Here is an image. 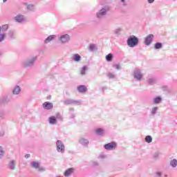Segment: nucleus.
<instances>
[{
  "mask_svg": "<svg viewBox=\"0 0 177 177\" xmlns=\"http://www.w3.org/2000/svg\"><path fill=\"white\" fill-rule=\"evenodd\" d=\"M37 60H38L37 56L28 57L22 62L21 66L24 68H31L35 66Z\"/></svg>",
  "mask_w": 177,
  "mask_h": 177,
  "instance_id": "obj_1",
  "label": "nucleus"
},
{
  "mask_svg": "<svg viewBox=\"0 0 177 177\" xmlns=\"http://www.w3.org/2000/svg\"><path fill=\"white\" fill-rule=\"evenodd\" d=\"M109 12H110V6H104L96 12L95 17L98 20H102V19L107 16V13H109Z\"/></svg>",
  "mask_w": 177,
  "mask_h": 177,
  "instance_id": "obj_2",
  "label": "nucleus"
},
{
  "mask_svg": "<svg viewBox=\"0 0 177 177\" xmlns=\"http://www.w3.org/2000/svg\"><path fill=\"white\" fill-rule=\"evenodd\" d=\"M127 42L129 48H135L139 44V39L136 36L132 35L127 39Z\"/></svg>",
  "mask_w": 177,
  "mask_h": 177,
  "instance_id": "obj_3",
  "label": "nucleus"
},
{
  "mask_svg": "<svg viewBox=\"0 0 177 177\" xmlns=\"http://www.w3.org/2000/svg\"><path fill=\"white\" fill-rule=\"evenodd\" d=\"M57 151L58 153H61L62 154L64 153L66 151V147L64 146V143L60 140H57L56 143Z\"/></svg>",
  "mask_w": 177,
  "mask_h": 177,
  "instance_id": "obj_4",
  "label": "nucleus"
},
{
  "mask_svg": "<svg viewBox=\"0 0 177 177\" xmlns=\"http://www.w3.org/2000/svg\"><path fill=\"white\" fill-rule=\"evenodd\" d=\"M59 41L60 44L65 45L66 44H68L70 41H71V37L68 34L62 35L59 37Z\"/></svg>",
  "mask_w": 177,
  "mask_h": 177,
  "instance_id": "obj_5",
  "label": "nucleus"
},
{
  "mask_svg": "<svg viewBox=\"0 0 177 177\" xmlns=\"http://www.w3.org/2000/svg\"><path fill=\"white\" fill-rule=\"evenodd\" d=\"M153 39H154V35H148L145 39V45H146L147 46H150V45H151V43L153 42Z\"/></svg>",
  "mask_w": 177,
  "mask_h": 177,
  "instance_id": "obj_6",
  "label": "nucleus"
},
{
  "mask_svg": "<svg viewBox=\"0 0 177 177\" xmlns=\"http://www.w3.org/2000/svg\"><path fill=\"white\" fill-rule=\"evenodd\" d=\"M133 77L137 81H140L143 78V73L140 69H136L133 72Z\"/></svg>",
  "mask_w": 177,
  "mask_h": 177,
  "instance_id": "obj_7",
  "label": "nucleus"
},
{
  "mask_svg": "<svg viewBox=\"0 0 177 177\" xmlns=\"http://www.w3.org/2000/svg\"><path fill=\"white\" fill-rule=\"evenodd\" d=\"M117 147V143L115 142H111L104 145L105 150H115Z\"/></svg>",
  "mask_w": 177,
  "mask_h": 177,
  "instance_id": "obj_8",
  "label": "nucleus"
},
{
  "mask_svg": "<svg viewBox=\"0 0 177 177\" xmlns=\"http://www.w3.org/2000/svg\"><path fill=\"white\" fill-rule=\"evenodd\" d=\"M14 20L17 23H23V21H26V17H24L23 15L19 14L14 17Z\"/></svg>",
  "mask_w": 177,
  "mask_h": 177,
  "instance_id": "obj_9",
  "label": "nucleus"
},
{
  "mask_svg": "<svg viewBox=\"0 0 177 177\" xmlns=\"http://www.w3.org/2000/svg\"><path fill=\"white\" fill-rule=\"evenodd\" d=\"M42 106L44 110H52L53 109V103L46 102L43 103Z\"/></svg>",
  "mask_w": 177,
  "mask_h": 177,
  "instance_id": "obj_10",
  "label": "nucleus"
},
{
  "mask_svg": "<svg viewBox=\"0 0 177 177\" xmlns=\"http://www.w3.org/2000/svg\"><path fill=\"white\" fill-rule=\"evenodd\" d=\"M157 81V79L155 77L149 76L147 78V83L148 85H154Z\"/></svg>",
  "mask_w": 177,
  "mask_h": 177,
  "instance_id": "obj_11",
  "label": "nucleus"
},
{
  "mask_svg": "<svg viewBox=\"0 0 177 177\" xmlns=\"http://www.w3.org/2000/svg\"><path fill=\"white\" fill-rule=\"evenodd\" d=\"M12 95H20V93H21V87L17 85L12 88Z\"/></svg>",
  "mask_w": 177,
  "mask_h": 177,
  "instance_id": "obj_12",
  "label": "nucleus"
},
{
  "mask_svg": "<svg viewBox=\"0 0 177 177\" xmlns=\"http://www.w3.org/2000/svg\"><path fill=\"white\" fill-rule=\"evenodd\" d=\"M79 143L82 145V146H88L89 145V140L85 138H81L79 140Z\"/></svg>",
  "mask_w": 177,
  "mask_h": 177,
  "instance_id": "obj_13",
  "label": "nucleus"
},
{
  "mask_svg": "<svg viewBox=\"0 0 177 177\" xmlns=\"http://www.w3.org/2000/svg\"><path fill=\"white\" fill-rule=\"evenodd\" d=\"M77 91L80 93H85L88 91V88L85 85H80L77 86Z\"/></svg>",
  "mask_w": 177,
  "mask_h": 177,
  "instance_id": "obj_14",
  "label": "nucleus"
},
{
  "mask_svg": "<svg viewBox=\"0 0 177 177\" xmlns=\"http://www.w3.org/2000/svg\"><path fill=\"white\" fill-rule=\"evenodd\" d=\"M95 133L97 136H103L106 133V130L104 129L98 128L95 129Z\"/></svg>",
  "mask_w": 177,
  "mask_h": 177,
  "instance_id": "obj_15",
  "label": "nucleus"
},
{
  "mask_svg": "<svg viewBox=\"0 0 177 177\" xmlns=\"http://www.w3.org/2000/svg\"><path fill=\"white\" fill-rule=\"evenodd\" d=\"M48 122L50 125H56L57 124V119L55 116H50L48 118Z\"/></svg>",
  "mask_w": 177,
  "mask_h": 177,
  "instance_id": "obj_16",
  "label": "nucleus"
},
{
  "mask_svg": "<svg viewBox=\"0 0 177 177\" xmlns=\"http://www.w3.org/2000/svg\"><path fill=\"white\" fill-rule=\"evenodd\" d=\"M8 168L12 171L16 169V160H12L8 162Z\"/></svg>",
  "mask_w": 177,
  "mask_h": 177,
  "instance_id": "obj_17",
  "label": "nucleus"
},
{
  "mask_svg": "<svg viewBox=\"0 0 177 177\" xmlns=\"http://www.w3.org/2000/svg\"><path fill=\"white\" fill-rule=\"evenodd\" d=\"M56 38V35H49L45 40H44V44H49L51 41H53Z\"/></svg>",
  "mask_w": 177,
  "mask_h": 177,
  "instance_id": "obj_18",
  "label": "nucleus"
},
{
  "mask_svg": "<svg viewBox=\"0 0 177 177\" xmlns=\"http://www.w3.org/2000/svg\"><path fill=\"white\" fill-rule=\"evenodd\" d=\"M81 55H80L79 54H75L72 57V60H73V62H76L77 63L81 62Z\"/></svg>",
  "mask_w": 177,
  "mask_h": 177,
  "instance_id": "obj_19",
  "label": "nucleus"
},
{
  "mask_svg": "<svg viewBox=\"0 0 177 177\" xmlns=\"http://www.w3.org/2000/svg\"><path fill=\"white\" fill-rule=\"evenodd\" d=\"M74 172V169L73 168L68 169L67 170L65 171L64 173V176L68 177Z\"/></svg>",
  "mask_w": 177,
  "mask_h": 177,
  "instance_id": "obj_20",
  "label": "nucleus"
},
{
  "mask_svg": "<svg viewBox=\"0 0 177 177\" xmlns=\"http://www.w3.org/2000/svg\"><path fill=\"white\" fill-rule=\"evenodd\" d=\"M8 37L11 38L12 39L16 38V33L15 32V30H9L8 32Z\"/></svg>",
  "mask_w": 177,
  "mask_h": 177,
  "instance_id": "obj_21",
  "label": "nucleus"
},
{
  "mask_svg": "<svg viewBox=\"0 0 177 177\" xmlns=\"http://www.w3.org/2000/svg\"><path fill=\"white\" fill-rule=\"evenodd\" d=\"M0 26V43L5 40V37H6V33L3 32Z\"/></svg>",
  "mask_w": 177,
  "mask_h": 177,
  "instance_id": "obj_22",
  "label": "nucleus"
},
{
  "mask_svg": "<svg viewBox=\"0 0 177 177\" xmlns=\"http://www.w3.org/2000/svg\"><path fill=\"white\" fill-rule=\"evenodd\" d=\"M5 157V149L3 147L0 146V160H2Z\"/></svg>",
  "mask_w": 177,
  "mask_h": 177,
  "instance_id": "obj_23",
  "label": "nucleus"
},
{
  "mask_svg": "<svg viewBox=\"0 0 177 177\" xmlns=\"http://www.w3.org/2000/svg\"><path fill=\"white\" fill-rule=\"evenodd\" d=\"M170 166L172 168H176L177 167V160L176 159H173L170 161Z\"/></svg>",
  "mask_w": 177,
  "mask_h": 177,
  "instance_id": "obj_24",
  "label": "nucleus"
},
{
  "mask_svg": "<svg viewBox=\"0 0 177 177\" xmlns=\"http://www.w3.org/2000/svg\"><path fill=\"white\" fill-rule=\"evenodd\" d=\"M161 100H162L161 97H156L153 98V103L155 104H159V103H161Z\"/></svg>",
  "mask_w": 177,
  "mask_h": 177,
  "instance_id": "obj_25",
  "label": "nucleus"
},
{
  "mask_svg": "<svg viewBox=\"0 0 177 177\" xmlns=\"http://www.w3.org/2000/svg\"><path fill=\"white\" fill-rule=\"evenodd\" d=\"M64 104L68 105V104H73V99H66L63 101Z\"/></svg>",
  "mask_w": 177,
  "mask_h": 177,
  "instance_id": "obj_26",
  "label": "nucleus"
},
{
  "mask_svg": "<svg viewBox=\"0 0 177 177\" xmlns=\"http://www.w3.org/2000/svg\"><path fill=\"white\" fill-rule=\"evenodd\" d=\"M157 111H158V107L154 106L152 108V109L151 111V114L152 115H156V114H157Z\"/></svg>",
  "mask_w": 177,
  "mask_h": 177,
  "instance_id": "obj_27",
  "label": "nucleus"
},
{
  "mask_svg": "<svg viewBox=\"0 0 177 177\" xmlns=\"http://www.w3.org/2000/svg\"><path fill=\"white\" fill-rule=\"evenodd\" d=\"M86 70H88V66H83L80 72L81 75H85L86 74Z\"/></svg>",
  "mask_w": 177,
  "mask_h": 177,
  "instance_id": "obj_28",
  "label": "nucleus"
},
{
  "mask_svg": "<svg viewBox=\"0 0 177 177\" xmlns=\"http://www.w3.org/2000/svg\"><path fill=\"white\" fill-rule=\"evenodd\" d=\"M1 32H6V31L8 30V28H9V26H8V24L6 25H3L2 27H1Z\"/></svg>",
  "mask_w": 177,
  "mask_h": 177,
  "instance_id": "obj_29",
  "label": "nucleus"
},
{
  "mask_svg": "<svg viewBox=\"0 0 177 177\" xmlns=\"http://www.w3.org/2000/svg\"><path fill=\"white\" fill-rule=\"evenodd\" d=\"M31 165L32 168H35V169L39 168V163L38 162H32Z\"/></svg>",
  "mask_w": 177,
  "mask_h": 177,
  "instance_id": "obj_30",
  "label": "nucleus"
},
{
  "mask_svg": "<svg viewBox=\"0 0 177 177\" xmlns=\"http://www.w3.org/2000/svg\"><path fill=\"white\" fill-rule=\"evenodd\" d=\"M1 102L3 103H9V102H10V98H9V97L8 96L3 97L1 99Z\"/></svg>",
  "mask_w": 177,
  "mask_h": 177,
  "instance_id": "obj_31",
  "label": "nucleus"
},
{
  "mask_svg": "<svg viewBox=\"0 0 177 177\" xmlns=\"http://www.w3.org/2000/svg\"><path fill=\"white\" fill-rule=\"evenodd\" d=\"M162 48V44L160 42H157L154 45L155 49H161Z\"/></svg>",
  "mask_w": 177,
  "mask_h": 177,
  "instance_id": "obj_32",
  "label": "nucleus"
},
{
  "mask_svg": "<svg viewBox=\"0 0 177 177\" xmlns=\"http://www.w3.org/2000/svg\"><path fill=\"white\" fill-rule=\"evenodd\" d=\"M73 104H75V106H81L82 104V100H73Z\"/></svg>",
  "mask_w": 177,
  "mask_h": 177,
  "instance_id": "obj_33",
  "label": "nucleus"
},
{
  "mask_svg": "<svg viewBox=\"0 0 177 177\" xmlns=\"http://www.w3.org/2000/svg\"><path fill=\"white\" fill-rule=\"evenodd\" d=\"M55 117L57 121V120H58L59 121H63V116H62V114H60L59 113H56V115H55Z\"/></svg>",
  "mask_w": 177,
  "mask_h": 177,
  "instance_id": "obj_34",
  "label": "nucleus"
},
{
  "mask_svg": "<svg viewBox=\"0 0 177 177\" xmlns=\"http://www.w3.org/2000/svg\"><path fill=\"white\" fill-rule=\"evenodd\" d=\"M106 62H111L113 60V54L109 53L106 56Z\"/></svg>",
  "mask_w": 177,
  "mask_h": 177,
  "instance_id": "obj_35",
  "label": "nucleus"
},
{
  "mask_svg": "<svg viewBox=\"0 0 177 177\" xmlns=\"http://www.w3.org/2000/svg\"><path fill=\"white\" fill-rule=\"evenodd\" d=\"M145 141L147 143H151V142H153V138L150 136H147L145 137Z\"/></svg>",
  "mask_w": 177,
  "mask_h": 177,
  "instance_id": "obj_36",
  "label": "nucleus"
},
{
  "mask_svg": "<svg viewBox=\"0 0 177 177\" xmlns=\"http://www.w3.org/2000/svg\"><path fill=\"white\" fill-rule=\"evenodd\" d=\"M89 50L91 52H93V50H95L96 49V46L95 44H90L88 47Z\"/></svg>",
  "mask_w": 177,
  "mask_h": 177,
  "instance_id": "obj_37",
  "label": "nucleus"
},
{
  "mask_svg": "<svg viewBox=\"0 0 177 177\" xmlns=\"http://www.w3.org/2000/svg\"><path fill=\"white\" fill-rule=\"evenodd\" d=\"M107 77H109V78L111 80H114L115 78V75L113 73H108Z\"/></svg>",
  "mask_w": 177,
  "mask_h": 177,
  "instance_id": "obj_38",
  "label": "nucleus"
},
{
  "mask_svg": "<svg viewBox=\"0 0 177 177\" xmlns=\"http://www.w3.org/2000/svg\"><path fill=\"white\" fill-rule=\"evenodd\" d=\"M122 29H121V28H118L117 29H115L114 30V34H115L116 35H120V32H121Z\"/></svg>",
  "mask_w": 177,
  "mask_h": 177,
  "instance_id": "obj_39",
  "label": "nucleus"
},
{
  "mask_svg": "<svg viewBox=\"0 0 177 177\" xmlns=\"http://www.w3.org/2000/svg\"><path fill=\"white\" fill-rule=\"evenodd\" d=\"M5 118V111H0V120H3Z\"/></svg>",
  "mask_w": 177,
  "mask_h": 177,
  "instance_id": "obj_40",
  "label": "nucleus"
},
{
  "mask_svg": "<svg viewBox=\"0 0 177 177\" xmlns=\"http://www.w3.org/2000/svg\"><path fill=\"white\" fill-rule=\"evenodd\" d=\"M155 177H161L162 176V172L161 171H157L154 174Z\"/></svg>",
  "mask_w": 177,
  "mask_h": 177,
  "instance_id": "obj_41",
  "label": "nucleus"
},
{
  "mask_svg": "<svg viewBox=\"0 0 177 177\" xmlns=\"http://www.w3.org/2000/svg\"><path fill=\"white\" fill-rule=\"evenodd\" d=\"M160 156V151H157L153 153V158H157Z\"/></svg>",
  "mask_w": 177,
  "mask_h": 177,
  "instance_id": "obj_42",
  "label": "nucleus"
},
{
  "mask_svg": "<svg viewBox=\"0 0 177 177\" xmlns=\"http://www.w3.org/2000/svg\"><path fill=\"white\" fill-rule=\"evenodd\" d=\"M27 9H28L29 10H32L33 9H34V6H32V5H28V6H27Z\"/></svg>",
  "mask_w": 177,
  "mask_h": 177,
  "instance_id": "obj_43",
  "label": "nucleus"
},
{
  "mask_svg": "<svg viewBox=\"0 0 177 177\" xmlns=\"http://www.w3.org/2000/svg\"><path fill=\"white\" fill-rule=\"evenodd\" d=\"M120 2L122 3V6H127V1L125 0H121Z\"/></svg>",
  "mask_w": 177,
  "mask_h": 177,
  "instance_id": "obj_44",
  "label": "nucleus"
},
{
  "mask_svg": "<svg viewBox=\"0 0 177 177\" xmlns=\"http://www.w3.org/2000/svg\"><path fill=\"white\" fill-rule=\"evenodd\" d=\"M115 68H116V70H121V66H120V64H115L114 65Z\"/></svg>",
  "mask_w": 177,
  "mask_h": 177,
  "instance_id": "obj_45",
  "label": "nucleus"
},
{
  "mask_svg": "<svg viewBox=\"0 0 177 177\" xmlns=\"http://www.w3.org/2000/svg\"><path fill=\"white\" fill-rule=\"evenodd\" d=\"M0 136H1V138H3V136H5V131H1Z\"/></svg>",
  "mask_w": 177,
  "mask_h": 177,
  "instance_id": "obj_46",
  "label": "nucleus"
},
{
  "mask_svg": "<svg viewBox=\"0 0 177 177\" xmlns=\"http://www.w3.org/2000/svg\"><path fill=\"white\" fill-rule=\"evenodd\" d=\"M97 165H99V163L97 162H93V167H97Z\"/></svg>",
  "mask_w": 177,
  "mask_h": 177,
  "instance_id": "obj_47",
  "label": "nucleus"
},
{
  "mask_svg": "<svg viewBox=\"0 0 177 177\" xmlns=\"http://www.w3.org/2000/svg\"><path fill=\"white\" fill-rule=\"evenodd\" d=\"M39 171H45V167L39 166Z\"/></svg>",
  "mask_w": 177,
  "mask_h": 177,
  "instance_id": "obj_48",
  "label": "nucleus"
},
{
  "mask_svg": "<svg viewBox=\"0 0 177 177\" xmlns=\"http://www.w3.org/2000/svg\"><path fill=\"white\" fill-rule=\"evenodd\" d=\"M155 0H147L148 3H153Z\"/></svg>",
  "mask_w": 177,
  "mask_h": 177,
  "instance_id": "obj_49",
  "label": "nucleus"
},
{
  "mask_svg": "<svg viewBox=\"0 0 177 177\" xmlns=\"http://www.w3.org/2000/svg\"><path fill=\"white\" fill-rule=\"evenodd\" d=\"M70 118H73L74 120V118H75V115L74 113L71 114Z\"/></svg>",
  "mask_w": 177,
  "mask_h": 177,
  "instance_id": "obj_50",
  "label": "nucleus"
},
{
  "mask_svg": "<svg viewBox=\"0 0 177 177\" xmlns=\"http://www.w3.org/2000/svg\"><path fill=\"white\" fill-rule=\"evenodd\" d=\"M30 153L25 155V158H30Z\"/></svg>",
  "mask_w": 177,
  "mask_h": 177,
  "instance_id": "obj_51",
  "label": "nucleus"
},
{
  "mask_svg": "<svg viewBox=\"0 0 177 177\" xmlns=\"http://www.w3.org/2000/svg\"><path fill=\"white\" fill-rule=\"evenodd\" d=\"M69 111H72V113H73V111H74V108H70V109H69Z\"/></svg>",
  "mask_w": 177,
  "mask_h": 177,
  "instance_id": "obj_52",
  "label": "nucleus"
},
{
  "mask_svg": "<svg viewBox=\"0 0 177 177\" xmlns=\"http://www.w3.org/2000/svg\"><path fill=\"white\" fill-rule=\"evenodd\" d=\"M6 1H8V0H3V2H4V3H5V2H6Z\"/></svg>",
  "mask_w": 177,
  "mask_h": 177,
  "instance_id": "obj_53",
  "label": "nucleus"
},
{
  "mask_svg": "<svg viewBox=\"0 0 177 177\" xmlns=\"http://www.w3.org/2000/svg\"><path fill=\"white\" fill-rule=\"evenodd\" d=\"M165 177H167V174L165 175Z\"/></svg>",
  "mask_w": 177,
  "mask_h": 177,
  "instance_id": "obj_54",
  "label": "nucleus"
},
{
  "mask_svg": "<svg viewBox=\"0 0 177 177\" xmlns=\"http://www.w3.org/2000/svg\"><path fill=\"white\" fill-rule=\"evenodd\" d=\"M173 1H176V0H173Z\"/></svg>",
  "mask_w": 177,
  "mask_h": 177,
  "instance_id": "obj_55",
  "label": "nucleus"
}]
</instances>
